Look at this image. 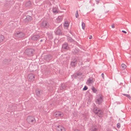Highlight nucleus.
Returning a JSON list of instances; mask_svg holds the SVG:
<instances>
[{"instance_id": "f257e3e1", "label": "nucleus", "mask_w": 131, "mask_h": 131, "mask_svg": "<svg viewBox=\"0 0 131 131\" xmlns=\"http://www.w3.org/2000/svg\"><path fill=\"white\" fill-rule=\"evenodd\" d=\"M25 33L20 31L16 32L14 34L15 37L18 39L23 38L25 37Z\"/></svg>"}, {"instance_id": "f03ea898", "label": "nucleus", "mask_w": 131, "mask_h": 131, "mask_svg": "<svg viewBox=\"0 0 131 131\" xmlns=\"http://www.w3.org/2000/svg\"><path fill=\"white\" fill-rule=\"evenodd\" d=\"M93 111L95 114H96L99 117H102L103 114V112L101 110L97 107L94 108Z\"/></svg>"}, {"instance_id": "7ed1b4c3", "label": "nucleus", "mask_w": 131, "mask_h": 131, "mask_svg": "<svg viewBox=\"0 0 131 131\" xmlns=\"http://www.w3.org/2000/svg\"><path fill=\"white\" fill-rule=\"evenodd\" d=\"M103 101V96L102 95L100 94L97 95L96 100V103L98 104H100Z\"/></svg>"}, {"instance_id": "20e7f679", "label": "nucleus", "mask_w": 131, "mask_h": 131, "mask_svg": "<svg viewBox=\"0 0 131 131\" xmlns=\"http://www.w3.org/2000/svg\"><path fill=\"white\" fill-rule=\"evenodd\" d=\"M41 26L43 28H47L49 27V24L47 21L44 20L41 23Z\"/></svg>"}, {"instance_id": "39448f33", "label": "nucleus", "mask_w": 131, "mask_h": 131, "mask_svg": "<svg viewBox=\"0 0 131 131\" xmlns=\"http://www.w3.org/2000/svg\"><path fill=\"white\" fill-rule=\"evenodd\" d=\"M26 120L28 123H31L34 122L35 120V118L32 116H29L27 117Z\"/></svg>"}, {"instance_id": "423d86ee", "label": "nucleus", "mask_w": 131, "mask_h": 131, "mask_svg": "<svg viewBox=\"0 0 131 131\" xmlns=\"http://www.w3.org/2000/svg\"><path fill=\"white\" fill-rule=\"evenodd\" d=\"M95 79L92 77H90L87 80L86 83L87 84L90 85L93 83Z\"/></svg>"}, {"instance_id": "0eeeda50", "label": "nucleus", "mask_w": 131, "mask_h": 131, "mask_svg": "<svg viewBox=\"0 0 131 131\" xmlns=\"http://www.w3.org/2000/svg\"><path fill=\"white\" fill-rule=\"evenodd\" d=\"M54 115L56 117H61L63 116V114L62 113L59 111L56 112Z\"/></svg>"}, {"instance_id": "6e6552de", "label": "nucleus", "mask_w": 131, "mask_h": 131, "mask_svg": "<svg viewBox=\"0 0 131 131\" xmlns=\"http://www.w3.org/2000/svg\"><path fill=\"white\" fill-rule=\"evenodd\" d=\"M34 50L32 49H27L25 51V52L27 55H30L34 52Z\"/></svg>"}, {"instance_id": "1a4fd4ad", "label": "nucleus", "mask_w": 131, "mask_h": 131, "mask_svg": "<svg viewBox=\"0 0 131 131\" xmlns=\"http://www.w3.org/2000/svg\"><path fill=\"white\" fill-rule=\"evenodd\" d=\"M56 129L58 131H66L65 128L61 126H58L56 127Z\"/></svg>"}, {"instance_id": "9d476101", "label": "nucleus", "mask_w": 131, "mask_h": 131, "mask_svg": "<svg viewBox=\"0 0 131 131\" xmlns=\"http://www.w3.org/2000/svg\"><path fill=\"white\" fill-rule=\"evenodd\" d=\"M28 78L29 80L30 81H33L35 78L34 75L32 74H30L28 76Z\"/></svg>"}, {"instance_id": "9b49d317", "label": "nucleus", "mask_w": 131, "mask_h": 131, "mask_svg": "<svg viewBox=\"0 0 131 131\" xmlns=\"http://www.w3.org/2000/svg\"><path fill=\"white\" fill-rule=\"evenodd\" d=\"M39 37H40V36L39 35H34L31 38V40H36Z\"/></svg>"}, {"instance_id": "f8f14e48", "label": "nucleus", "mask_w": 131, "mask_h": 131, "mask_svg": "<svg viewBox=\"0 0 131 131\" xmlns=\"http://www.w3.org/2000/svg\"><path fill=\"white\" fill-rule=\"evenodd\" d=\"M97 128L96 126H93L91 128L90 131H97Z\"/></svg>"}, {"instance_id": "ddd939ff", "label": "nucleus", "mask_w": 131, "mask_h": 131, "mask_svg": "<svg viewBox=\"0 0 131 131\" xmlns=\"http://www.w3.org/2000/svg\"><path fill=\"white\" fill-rule=\"evenodd\" d=\"M63 18L61 16H59L56 19L57 22L58 23H59L62 21Z\"/></svg>"}, {"instance_id": "4468645a", "label": "nucleus", "mask_w": 131, "mask_h": 131, "mask_svg": "<svg viewBox=\"0 0 131 131\" xmlns=\"http://www.w3.org/2000/svg\"><path fill=\"white\" fill-rule=\"evenodd\" d=\"M62 48L64 49L67 50L69 49V47L68 44L67 43H65L63 45Z\"/></svg>"}, {"instance_id": "2eb2a0df", "label": "nucleus", "mask_w": 131, "mask_h": 131, "mask_svg": "<svg viewBox=\"0 0 131 131\" xmlns=\"http://www.w3.org/2000/svg\"><path fill=\"white\" fill-rule=\"evenodd\" d=\"M126 67V66L124 64H122L120 66V68L121 70H123Z\"/></svg>"}, {"instance_id": "dca6fc26", "label": "nucleus", "mask_w": 131, "mask_h": 131, "mask_svg": "<svg viewBox=\"0 0 131 131\" xmlns=\"http://www.w3.org/2000/svg\"><path fill=\"white\" fill-rule=\"evenodd\" d=\"M69 25V24L68 21H66L64 24V26L65 29H67Z\"/></svg>"}, {"instance_id": "f3484780", "label": "nucleus", "mask_w": 131, "mask_h": 131, "mask_svg": "<svg viewBox=\"0 0 131 131\" xmlns=\"http://www.w3.org/2000/svg\"><path fill=\"white\" fill-rule=\"evenodd\" d=\"M56 33L57 35H60L61 34V31L60 28H58L57 29L56 32Z\"/></svg>"}, {"instance_id": "a211bd4d", "label": "nucleus", "mask_w": 131, "mask_h": 131, "mask_svg": "<svg viewBox=\"0 0 131 131\" xmlns=\"http://www.w3.org/2000/svg\"><path fill=\"white\" fill-rule=\"evenodd\" d=\"M77 63V60L75 59V60H74L73 61H72L71 63V65L72 66H75Z\"/></svg>"}, {"instance_id": "6ab92c4d", "label": "nucleus", "mask_w": 131, "mask_h": 131, "mask_svg": "<svg viewBox=\"0 0 131 131\" xmlns=\"http://www.w3.org/2000/svg\"><path fill=\"white\" fill-rule=\"evenodd\" d=\"M4 39V36L2 35H0V43L2 42Z\"/></svg>"}, {"instance_id": "aec40b11", "label": "nucleus", "mask_w": 131, "mask_h": 131, "mask_svg": "<svg viewBox=\"0 0 131 131\" xmlns=\"http://www.w3.org/2000/svg\"><path fill=\"white\" fill-rule=\"evenodd\" d=\"M91 90L94 93H96L97 92V90L93 86H92L91 88Z\"/></svg>"}, {"instance_id": "412c9836", "label": "nucleus", "mask_w": 131, "mask_h": 131, "mask_svg": "<svg viewBox=\"0 0 131 131\" xmlns=\"http://www.w3.org/2000/svg\"><path fill=\"white\" fill-rule=\"evenodd\" d=\"M123 94L130 99V97L129 95L125 94Z\"/></svg>"}, {"instance_id": "4be33fe9", "label": "nucleus", "mask_w": 131, "mask_h": 131, "mask_svg": "<svg viewBox=\"0 0 131 131\" xmlns=\"http://www.w3.org/2000/svg\"><path fill=\"white\" fill-rule=\"evenodd\" d=\"M101 38L103 40H106L107 38V37L105 35L102 36Z\"/></svg>"}, {"instance_id": "5701e85b", "label": "nucleus", "mask_w": 131, "mask_h": 131, "mask_svg": "<svg viewBox=\"0 0 131 131\" xmlns=\"http://www.w3.org/2000/svg\"><path fill=\"white\" fill-rule=\"evenodd\" d=\"M85 25L84 23L82 22V29L84 30H85Z\"/></svg>"}, {"instance_id": "b1692460", "label": "nucleus", "mask_w": 131, "mask_h": 131, "mask_svg": "<svg viewBox=\"0 0 131 131\" xmlns=\"http://www.w3.org/2000/svg\"><path fill=\"white\" fill-rule=\"evenodd\" d=\"M53 11L54 13H57V11L56 8H53Z\"/></svg>"}, {"instance_id": "393cba45", "label": "nucleus", "mask_w": 131, "mask_h": 131, "mask_svg": "<svg viewBox=\"0 0 131 131\" xmlns=\"http://www.w3.org/2000/svg\"><path fill=\"white\" fill-rule=\"evenodd\" d=\"M31 17L29 16H27L26 18V19H29V20H31Z\"/></svg>"}, {"instance_id": "a878e982", "label": "nucleus", "mask_w": 131, "mask_h": 131, "mask_svg": "<svg viewBox=\"0 0 131 131\" xmlns=\"http://www.w3.org/2000/svg\"><path fill=\"white\" fill-rule=\"evenodd\" d=\"M36 93L38 95H40V92L39 91L37 90L36 91Z\"/></svg>"}, {"instance_id": "bb28decb", "label": "nucleus", "mask_w": 131, "mask_h": 131, "mask_svg": "<svg viewBox=\"0 0 131 131\" xmlns=\"http://www.w3.org/2000/svg\"><path fill=\"white\" fill-rule=\"evenodd\" d=\"M88 89V87L86 86H85L84 87L83 89V90H86Z\"/></svg>"}, {"instance_id": "cd10ccee", "label": "nucleus", "mask_w": 131, "mask_h": 131, "mask_svg": "<svg viewBox=\"0 0 131 131\" xmlns=\"http://www.w3.org/2000/svg\"><path fill=\"white\" fill-rule=\"evenodd\" d=\"M79 15L78 14V12L77 11L76 13L75 14V16L76 18H78V16H79Z\"/></svg>"}, {"instance_id": "c85d7f7f", "label": "nucleus", "mask_w": 131, "mask_h": 131, "mask_svg": "<svg viewBox=\"0 0 131 131\" xmlns=\"http://www.w3.org/2000/svg\"><path fill=\"white\" fill-rule=\"evenodd\" d=\"M117 127L119 128L120 127V124L119 123H118L117 125Z\"/></svg>"}, {"instance_id": "c756f323", "label": "nucleus", "mask_w": 131, "mask_h": 131, "mask_svg": "<svg viewBox=\"0 0 131 131\" xmlns=\"http://www.w3.org/2000/svg\"><path fill=\"white\" fill-rule=\"evenodd\" d=\"M48 57V56H46L45 57V59L46 60H48L47 59H46Z\"/></svg>"}, {"instance_id": "7c9ffc66", "label": "nucleus", "mask_w": 131, "mask_h": 131, "mask_svg": "<svg viewBox=\"0 0 131 131\" xmlns=\"http://www.w3.org/2000/svg\"><path fill=\"white\" fill-rule=\"evenodd\" d=\"M122 32L124 33L125 34H126L127 33V32L126 31H124V30H122Z\"/></svg>"}, {"instance_id": "2f4dec72", "label": "nucleus", "mask_w": 131, "mask_h": 131, "mask_svg": "<svg viewBox=\"0 0 131 131\" xmlns=\"http://www.w3.org/2000/svg\"><path fill=\"white\" fill-rule=\"evenodd\" d=\"M92 36L91 35L90 36L89 38L90 39H92Z\"/></svg>"}, {"instance_id": "473e14b6", "label": "nucleus", "mask_w": 131, "mask_h": 131, "mask_svg": "<svg viewBox=\"0 0 131 131\" xmlns=\"http://www.w3.org/2000/svg\"><path fill=\"white\" fill-rule=\"evenodd\" d=\"M102 76L103 78H104V74L103 73H102Z\"/></svg>"}, {"instance_id": "72a5a7b5", "label": "nucleus", "mask_w": 131, "mask_h": 131, "mask_svg": "<svg viewBox=\"0 0 131 131\" xmlns=\"http://www.w3.org/2000/svg\"><path fill=\"white\" fill-rule=\"evenodd\" d=\"M111 26H112V28H114L115 27V26L114 25H112Z\"/></svg>"}, {"instance_id": "f704fd0d", "label": "nucleus", "mask_w": 131, "mask_h": 131, "mask_svg": "<svg viewBox=\"0 0 131 131\" xmlns=\"http://www.w3.org/2000/svg\"><path fill=\"white\" fill-rule=\"evenodd\" d=\"M96 1L97 2H99V0H96Z\"/></svg>"}, {"instance_id": "c9c22d12", "label": "nucleus", "mask_w": 131, "mask_h": 131, "mask_svg": "<svg viewBox=\"0 0 131 131\" xmlns=\"http://www.w3.org/2000/svg\"><path fill=\"white\" fill-rule=\"evenodd\" d=\"M74 131H80L79 130H75Z\"/></svg>"}, {"instance_id": "e433bc0d", "label": "nucleus", "mask_w": 131, "mask_h": 131, "mask_svg": "<svg viewBox=\"0 0 131 131\" xmlns=\"http://www.w3.org/2000/svg\"><path fill=\"white\" fill-rule=\"evenodd\" d=\"M73 41V40H71V41H70V42H72V41Z\"/></svg>"}, {"instance_id": "4c0bfd02", "label": "nucleus", "mask_w": 131, "mask_h": 131, "mask_svg": "<svg viewBox=\"0 0 131 131\" xmlns=\"http://www.w3.org/2000/svg\"><path fill=\"white\" fill-rule=\"evenodd\" d=\"M50 5H51V4L50 3Z\"/></svg>"}]
</instances>
